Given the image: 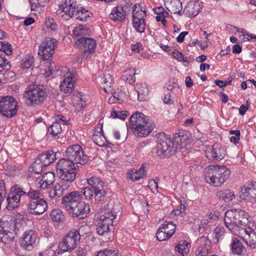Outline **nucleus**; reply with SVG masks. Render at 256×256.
I'll list each match as a JSON object with an SVG mask.
<instances>
[{
    "instance_id": "f257e3e1",
    "label": "nucleus",
    "mask_w": 256,
    "mask_h": 256,
    "mask_svg": "<svg viewBox=\"0 0 256 256\" xmlns=\"http://www.w3.org/2000/svg\"><path fill=\"white\" fill-rule=\"evenodd\" d=\"M56 14L64 20L75 18L81 22H87L92 16V12L88 10L79 8L76 0H66L64 3L60 5Z\"/></svg>"
},
{
    "instance_id": "f03ea898",
    "label": "nucleus",
    "mask_w": 256,
    "mask_h": 256,
    "mask_svg": "<svg viewBox=\"0 0 256 256\" xmlns=\"http://www.w3.org/2000/svg\"><path fill=\"white\" fill-rule=\"evenodd\" d=\"M154 128V122L142 112H136L129 118V128L138 138L147 136Z\"/></svg>"
},
{
    "instance_id": "7ed1b4c3",
    "label": "nucleus",
    "mask_w": 256,
    "mask_h": 256,
    "mask_svg": "<svg viewBox=\"0 0 256 256\" xmlns=\"http://www.w3.org/2000/svg\"><path fill=\"white\" fill-rule=\"evenodd\" d=\"M248 214L240 209H231L225 213L224 222L226 226L234 234L240 228L246 226L248 222Z\"/></svg>"
},
{
    "instance_id": "20e7f679",
    "label": "nucleus",
    "mask_w": 256,
    "mask_h": 256,
    "mask_svg": "<svg viewBox=\"0 0 256 256\" xmlns=\"http://www.w3.org/2000/svg\"><path fill=\"white\" fill-rule=\"evenodd\" d=\"M204 174L208 184L219 186L228 178L230 172L225 166L210 165L204 168Z\"/></svg>"
},
{
    "instance_id": "39448f33",
    "label": "nucleus",
    "mask_w": 256,
    "mask_h": 256,
    "mask_svg": "<svg viewBox=\"0 0 256 256\" xmlns=\"http://www.w3.org/2000/svg\"><path fill=\"white\" fill-rule=\"evenodd\" d=\"M19 220L6 215L0 218V240L4 244L13 242L18 230Z\"/></svg>"
},
{
    "instance_id": "423d86ee",
    "label": "nucleus",
    "mask_w": 256,
    "mask_h": 256,
    "mask_svg": "<svg viewBox=\"0 0 256 256\" xmlns=\"http://www.w3.org/2000/svg\"><path fill=\"white\" fill-rule=\"evenodd\" d=\"M47 94L40 86L32 84L28 86L24 94V98L28 106H36L46 100Z\"/></svg>"
},
{
    "instance_id": "0eeeda50",
    "label": "nucleus",
    "mask_w": 256,
    "mask_h": 256,
    "mask_svg": "<svg viewBox=\"0 0 256 256\" xmlns=\"http://www.w3.org/2000/svg\"><path fill=\"white\" fill-rule=\"evenodd\" d=\"M82 228L81 227L80 230H72L64 236L58 246L59 254L72 252L76 247L80 238V230Z\"/></svg>"
},
{
    "instance_id": "6e6552de",
    "label": "nucleus",
    "mask_w": 256,
    "mask_h": 256,
    "mask_svg": "<svg viewBox=\"0 0 256 256\" xmlns=\"http://www.w3.org/2000/svg\"><path fill=\"white\" fill-rule=\"evenodd\" d=\"M116 215L112 211L108 210L102 214L96 228L97 234L102 236H108L110 231V226H113L116 224Z\"/></svg>"
},
{
    "instance_id": "1a4fd4ad",
    "label": "nucleus",
    "mask_w": 256,
    "mask_h": 256,
    "mask_svg": "<svg viewBox=\"0 0 256 256\" xmlns=\"http://www.w3.org/2000/svg\"><path fill=\"white\" fill-rule=\"evenodd\" d=\"M176 147L171 138L164 133H160L158 138L157 154L160 156H168L174 154Z\"/></svg>"
},
{
    "instance_id": "9d476101",
    "label": "nucleus",
    "mask_w": 256,
    "mask_h": 256,
    "mask_svg": "<svg viewBox=\"0 0 256 256\" xmlns=\"http://www.w3.org/2000/svg\"><path fill=\"white\" fill-rule=\"evenodd\" d=\"M132 14L134 28L140 34L144 32L146 28L145 19L147 16L146 11L142 9L140 4H136L133 6Z\"/></svg>"
},
{
    "instance_id": "9b49d317",
    "label": "nucleus",
    "mask_w": 256,
    "mask_h": 256,
    "mask_svg": "<svg viewBox=\"0 0 256 256\" xmlns=\"http://www.w3.org/2000/svg\"><path fill=\"white\" fill-rule=\"evenodd\" d=\"M24 194L23 188L17 184L13 186L6 198V209L12 210L20 206L21 202H25L24 199Z\"/></svg>"
},
{
    "instance_id": "f8f14e48",
    "label": "nucleus",
    "mask_w": 256,
    "mask_h": 256,
    "mask_svg": "<svg viewBox=\"0 0 256 256\" xmlns=\"http://www.w3.org/2000/svg\"><path fill=\"white\" fill-rule=\"evenodd\" d=\"M17 102L12 96L0 97V112L8 118H12L17 113Z\"/></svg>"
},
{
    "instance_id": "ddd939ff",
    "label": "nucleus",
    "mask_w": 256,
    "mask_h": 256,
    "mask_svg": "<svg viewBox=\"0 0 256 256\" xmlns=\"http://www.w3.org/2000/svg\"><path fill=\"white\" fill-rule=\"evenodd\" d=\"M57 45V40L54 38H46L39 46L38 54L41 59L51 60Z\"/></svg>"
},
{
    "instance_id": "4468645a",
    "label": "nucleus",
    "mask_w": 256,
    "mask_h": 256,
    "mask_svg": "<svg viewBox=\"0 0 256 256\" xmlns=\"http://www.w3.org/2000/svg\"><path fill=\"white\" fill-rule=\"evenodd\" d=\"M66 156L76 164H85L88 162L86 155L84 154L82 146L74 144L68 148L66 151Z\"/></svg>"
},
{
    "instance_id": "2eb2a0df",
    "label": "nucleus",
    "mask_w": 256,
    "mask_h": 256,
    "mask_svg": "<svg viewBox=\"0 0 256 256\" xmlns=\"http://www.w3.org/2000/svg\"><path fill=\"white\" fill-rule=\"evenodd\" d=\"M86 182L94 190L95 200H103L106 194L104 182L96 176H92L88 178Z\"/></svg>"
},
{
    "instance_id": "dca6fc26",
    "label": "nucleus",
    "mask_w": 256,
    "mask_h": 256,
    "mask_svg": "<svg viewBox=\"0 0 256 256\" xmlns=\"http://www.w3.org/2000/svg\"><path fill=\"white\" fill-rule=\"evenodd\" d=\"M234 234L241 238L252 248H256V232L251 228L244 227Z\"/></svg>"
},
{
    "instance_id": "f3484780",
    "label": "nucleus",
    "mask_w": 256,
    "mask_h": 256,
    "mask_svg": "<svg viewBox=\"0 0 256 256\" xmlns=\"http://www.w3.org/2000/svg\"><path fill=\"white\" fill-rule=\"evenodd\" d=\"M176 225L172 222H165L160 227L156 234L158 240L164 241L169 239L174 234Z\"/></svg>"
},
{
    "instance_id": "a211bd4d",
    "label": "nucleus",
    "mask_w": 256,
    "mask_h": 256,
    "mask_svg": "<svg viewBox=\"0 0 256 256\" xmlns=\"http://www.w3.org/2000/svg\"><path fill=\"white\" fill-rule=\"evenodd\" d=\"M37 240L36 232L32 230L25 231L20 238V245L24 249L31 250L34 248Z\"/></svg>"
},
{
    "instance_id": "6ab92c4d",
    "label": "nucleus",
    "mask_w": 256,
    "mask_h": 256,
    "mask_svg": "<svg viewBox=\"0 0 256 256\" xmlns=\"http://www.w3.org/2000/svg\"><path fill=\"white\" fill-rule=\"evenodd\" d=\"M82 196L80 192L72 191L65 194L62 198V203L66 210L77 202L82 200Z\"/></svg>"
},
{
    "instance_id": "aec40b11",
    "label": "nucleus",
    "mask_w": 256,
    "mask_h": 256,
    "mask_svg": "<svg viewBox=\"0 0 256 256\" xmlns=\"http://www.w3.org/2000/svg\"><path fill=\"white\" fill-rule=\"evenodd\" d=\"M67 211L70 214L82 218L87 216L90 212V206L80 200Z\"/></svg>"
},
{
    "instance_id": "412c9836",
    "label": "nucleus",
    "mask_w": 256,
    "mask_h": 256,
    "mask_svg": "<svg viewBox=\"0 0 256 256\" xmlns=\"http://www.w3.org/2000/svg\"><path fill=\"white\" fill-rule=\"evenodd\" d=\"M78 41L84 47V57L88 58L94 52L96 46L95 40L90 38L82 37L78 38Z\"/></svg>"
},
{
    "instance_id": "4be33fe9",
    "label": "nucleus",
    "mask_w": 256,
    "mask_h": 256,
    "mask_svg": "<svg viewBox=\"0 0 256 256\" xmlns=\"http://www.w3.org/2000/svg\"><path fill=\"white\" fill-rule=\"evenodd\" d=\"M55 180L54 174L52 172H45L41 178H38L35 184L37 188L46 190L53 184Z\"/></svg>"
},
{
    "instance_id": "5701e85b",
    "label": "nucleus",
    "mask_w": 256,
    "mask_h": 256,
    "mask_svg": "<svg viewBox=\"0 0 256 256\" xmlns=\"http://www.w3.org/2000/svg\"><path fill=\"white\" fill-rule=\"evenodd\" d=\"M28 206L30 214L39 215L46 210L48 204L42 198L36 202H28Z\"/></svg>"
},
{
    "instance_id": "b1692460",
    "label": "nucleus",
    "mask_w": 256,
    "mask_h": 256,
    "mask_svg": "<svg viewBox=\"0 0 256 256\" xmlns=\"http://www.w3.org/2000/svg\"><path fill=\"white\" fill-rule=\"evenodd\" d=\"M76 80L72 74L70 72H67L63 80L61 82L60 88L62 92L65 93H70L74 90Z\"/></svg>"
},
{
    "instance_id": "393cba45",
    "label": "nucleus",
    "mask_w": 256,
    "mask_h": 256,
    "mask_svg": "<svg viewBox=\"0 0 256 256\" xmlns=\"http://www.w3.org/2000/svg\"><path fill=\"white\" fill-rule=\"evenodd\" d=\"M86 98L82 93L77 92L74 94L72 98V104L75 108L76 112H80L86 105Z\"/></svg>"
},
{
    "instance_id": "a878e982",
    "label": "nucleus",
    "mask_w": 256,
    "mask_h": 256,
    "mask_svg": "<svg viewBox=\"0 0 256 256\" xmlns=\"http://www.w3.org/2000/svg\"><path fill=\"white\" fill-rule=\"evenodd\" d=\"M241 192L244 199L251 202L256 201V182L252 183L248 186H244L241 188Z\"/></svg>"
},
{
    "instance_id": "bb28decb",
    "label": "nucleus",
    "mask_w": 256,
    "mask_h": 256,
    "mask_svg": "<svg viewBox=\"0 0 256 256\" xmlns=\"http://www.w3.org/2000/svg\"><path fill=\"white\" fill-rule=\"evenodd\" d=\"M126 13L124 8L121 6H117L112 8L109 15V18L114 22H123L124 20Z\"/></svg>"
},
{
    "instance_id": "cd10ccee",
    "label": "nucleus",
    "mask_w": 256,
    "mask_h": 256,
    "mask_svg": "<svg viewBox=\"0 0 256 256\" xmlns=\"http://www.w3.org/2000/svg\"><path fill=\"white\" fill-rule=\"evenodd\" d=\"M92 140L100 146H110L111 143L108 142L104 134L102 126H98L92 136Z\"/></svg>"
},
{
    "instance_id": "c85d7f7f",
    "label": "nucleus",
    "mask_w": 256,
    "mask_h": 256,
    "mask_svg": "<svg viewBox=\"0 0 256 256\" xmlns=\"http://www.w3.org/2000/svg\"><path fill=\"white\" fill-rule=\"evenodd\" d=\"M77 164L71 161L70 159L63 158L59 160L56 163V172L68 170H76Z\"/></svg>"
},
{
    "instance_id": "c756f323",
    "label": "nucleus",
    "mask_w": 256,
    "mask_h": 256,
    "mask_svg": "<svg viewBox=\"0 0 256 256\" xmlns=\"http://www.w3.org/2000/svg\"><path fill=\"white\" fill-rule=\"evenodd\" d=\"M200 4L198 2H191L185 6L182 14L188 18L194 17L197 16L200 10Z\"/></svg>"
},
{
    "instance_id": "7c9ffc66",
    "label": "nucleus",
    "mask_w": 256,
    "mask_h": 256,
    "mask_svg": "<svg viewBox=\"0 0 256 256\" xmlns=\"http://www.w3.org/2000/svg\"><path fill=\"white\" fill-rule=\"evenodd\" d=\"M200 245L198 248V256H207L209 253L210 241L206 236H202L197 240Z\"/></svg>"
},
{
    "instance_id": "2f4dec72",
    "label": "nucleus",
    "mask_w": 256,
    "mask_h": 256,
    "mask_svg": "<svg viewBox=\"0 0 256 256\" xmlns=\"http://www.w3.org/2000/svg\"><path fill=\"white\" fill-rule=\"evenodd\" d=\"M164 5L169 12L171 14H178L180 16H182V3L178 0H170V2H165Z\"/></svg>"
},
{
    "instance_id": "473e14b6",
    "label": "nucleus",
    "mask_w": 256,
    "mask_h": 256,
    "mask_svg": "<svg viewBox=\"0 0 256 256\" xmlns=\"http://www.w3.org/2000/svg\"><path fill=\"white\" fill-rule=\"evenodd\" d=\"M55 159L56 154L52 151H47L39 154L36 160L46 167L53 162Z\"/></svg>"
},
{
    "instance_id": "72a5a7b5",
    "label": "nucleus",
    "mask_w": 256,
    "mask_h": 256,
    "mask_svg": "<svg viewBox=\"0 0 256 256\" xmlns=\"http://www.w3.org/2000/svg\"><path fill=\"white\" fill-rule=\"evenodd\" d=\"M57 174L62 181H64L65 182L72 185L76 178V170L59 172H57Z\"/></svg>"
},
{
    "instance_id": "f704fd0d",
    "label": "nucleus",
    "mask_w": 256,
    "mask_h": 256,
    "mask_svg": "<svg viewBox=\"0 0 256 256\" xmlns=\"http://www.w3.org/2000/svg\"><path fill=\"white\" fill-rule=\"evenodd\" d=\"M146 176V170L143 165L139 170L132 169L127 173V178L132 181H138Z\"/></svg>"
},
{
    "instance_id": "c9c22d12",
    "label": "nucleus",
    "mask_w": 256,
    "mask_h": 256,
    "mask_svg": "<svg viewBox=\"0 0 256 256\" xmlns=\"http://www.w3.org/2000/svg\"><path fill=\"white\" fill-rule=\"evenodd\" d=\"M138 94V100L142 102L148 98V90L146 83L138 84L136 86Z\"/></svg>"
},
{
    "instance_id": "e433bc0d",
    "label": "nucleus",
    "mask_w": 256,
    "mask_h": 256,
    "mask_svg": "<svg viewBox=\"0 0 256 256\" xmlns=\"http://www.w3.org/2000/svg\"><path fill=\"white\" fill-rule=\"evenodd\" d=\"M154 13L156 15V20L158 22H161L164 26H166V18L169 16L168 12L162 6H158L153 9Z\"/></svg>"
},
{
    "instance_id": "4c0bfd02",
    "label": "nucleus",
    "mask_w": 256,
    "mask_h": 256,
    "mask_svg": "<svg viewBox=\"0 0 256 256\" xmlns=\"http://www.w3.org/2000/svg\"><path fill=\"white\" fill-rule=\"evenodd\" d=\"M190 243L186 240L180 241L175 247V250L180 254V256H186L190 252Z\"/></svg>"
},
{
    "instance_id": "58836bf2",
    "label": "nucleus",
    "mask_w": 256,
    "mask_h": 256,
    "mask_svg": "<svg viewBox=\"0 0 256 256\" xmlns=\"http://www.w3.org/2000/svg\"><path fill=\"white\" fill-rule=\"evenodd\" d=\"M23 191L24 192V199L28 197L29 202H36L40 199V192L38 190H33L32 188H23Z\"/></svg>"
},
{
    "instance_id": "ea45409f",
    "label": "nucleus",
    "mask_w": 256,
    "mask_h": 256,
    "mask_svg": "<svg viewBox=\"0 0 256 256\" xmlns=\"http://www.w3.org/2000/svg\"><path fill=\"white\" fill-rule=\"evenodd\" d=\"M136 70L130 68L124 70L122 74V79L130 84H132L136 81Z\"/></svg>"
},
{
    "instance_id": "a19ab883",
    "label": "nucleus",
    "mask_w": 256,
    "mask_h": 256,
    "mask_svg": "<svg viewBox=\"0 0 256 256\" xmlns=\"http://www.w3.org/2000/svg\"><path fill=\"white\" fill-rule=\"evenodd\" d=\"M50 2V0H36V2H32L30 0L32 11L41 13L44 11V6Z\"/></svg>"
},
{
    "instance_id": "79ce46f5",
    "label": "nucleus",
    "mask_w": 256,
    "mask_h": 256,
    "mask_svg": "<svg viewBox=\"0 0 256 256\" xmlns=\"http://www.w3.org/2000/svg\"><path fill=\"white\" fill-rule=\"evenodd\" d=\"M230 250L234 254L240 255L244 250V246L238 240L235 238L232 240Z\"/></svg>"
},
{
    "instance_id": "37998d69",
    "label": "nucleus",
    "mask_w": 256,
    "mask_h": 256,
    "mask_svg": "<svg viewBox=\"0 0 256 256\" xmlns=\"http://www.w3.org/2000/svg\"><path fill=\"white\" fill-rule=\"evenodd\" d=\"M217 196L226 202H229L235 198L234 192L230 190H220L218 192Z\"/></svg>"
},
{
    "instance_id": "c03bdc74",
    "label": "nucleus",
    "mask_w": 256,
    "mask_h": 256,
    "mask_svg": "<svg viewBox=\"0 0 256 256\" xmlns=\"http://www.w3.org/2000/svg\"><path fill=\"white\" fill-rule=\"evenodd\" d=\"M70 186L71 184L65 182L64 181H61L56 183L54 185V188L58 194V197L62 196L63 194L70 188Z\"/></svg>"
},
{
    "instance_id": "a18cd8bd",
    "label": "nucleus",
    "mask_w": 256,
    "mask_h": 256,
    "mask_svg": "<svg viewBox=\"0 0 256 256\" xmlns=\"http://www.w3.org/2000/svg\"><path fill=\"white\" fill-rule=\"evenodd\" d=\"M226 234V230L224 227L218 226L212 232V236L216 242H218L220 240L224 238Z\"/></svg>"
},
{
    "instance_id": "49530a36",
    "label": "nucleus",
    "mask_w": 256,
    "mask_h": 256,
    "mask_svg": "<svg viewBox=\"0 0 256 256\" xmlns=\"http://www.w3.org/2000/svg\"><path fill=\"white\" fill-rule=\"evenodd\" d=\"M216 162L223 159L226 156V150L224 147L220 146L218 144H214Z\"/></svg>"
},
{
    "instance_id": "de8ad7c7",
    "label": "nucleus",
    "mask_w": 256,
    "mask_h": 256,
    "mask_svg": "<svg viewBox=\"0 0 256 256\" xmlns=\"http://www.w3.org/2000/svg\"><path fill=\"white\" fill-rule=\"evenodd\" d=\"M34 62V58L30 54L26 55L20 62V68L23 70L28 69Z\"/></svg>"
},
{
    "instance_id": "09e8293b",
    "label": "nucleus",
    "mask_w": 256,
    "mask_h": 256,
    "mask_svg": "<svg viewBox=\"0 0 256 256\" xmlns=\"http://www.w3.org/2000/svg\"><path fill=\"white\" fill-rule=\"evenodd\" d=\"M51 219L56 222H60L64 218L63 212L60 209L53 210L50 214Z\"/></svg>"
},
{
    "instance_id": "8fccbe9b",
    "label": "nucleus",
    "mask_w": 256,
    "mask_h": 256,
    "mask_svg": "<svg viewBox=\"0 0 256 256\" xmlns=\"http://www.w3.org/2000/svg\"><path fill=\"white\" fill-rule=\"evenodd\" d=\"M12 46L8 42H0V53L4 54V53L7 56H10L12 54Z\"/></svg>"
},
{
    "instance_id": "3c124183",
    "label": "nucleus",
    "mask_w": 256,
    "mask_h": 256,
    "mask_svg": "<svg viewBox=\"0 0 256 256\" xmlns=\"http://www.w3.org/2000/svg\"><path fill=\"white\" fill-rule=\"evenodd\" d=\"M45 26L49 32H55L58 28V25L55 22L54 19L50 17H48L46 19Z\"/></svg>"
},
{
    "instance_id": "603ef678",
    "label": "nucleus",
    "mask_w": 256,
    "mask_h": 256,
    "mask_svg": "<svg viewBox=\"0 0 256 256\" xmlns=\"http://www.w3.org/2000/svg\"><path fill=\"white\" fill-rule=\"evenodd\" d=\"M103 82L104 85L102 86L103 89L106 92L110 91L111 84L112 81V76L109 74L105 75L103 77Z\"/></svg>"
},
{
    "instance_id": "864d4df0",
    "label": "nucleus",
    "mask_w": 256,
    "mask_h": 256,
    "mask_svg": "<svg viewBox=\"0 0 256 256\" xmlns=\"http://www.w3.org/2000/svg\"><path fill=\"white\" fill-rule=\"evenodd\" d=\"M48 132L53 136H57L62 131L61 126L58 122H54L48 129Z\"/></svg>"
},
{
    "instance_id": "5fc2aeb1",
    "label": "nucleus",
    "mask_w": 256,
    "mask_h": 256,
    "mask_svg": "<svg viewBox=\"0 0 256 256\" xmlns=\"http://www.w3.org/2000/svg\"><path fill=\"white\" fill-rule=\"evenodd\" d=\"M118 252L114 250L105 248L97 252L96 256H117Z\"/></svg>"
},
{
    "instance_id": "6e6d98bb",
    "label": "nucleus",
    "mask_w": 256,
    "mask_h": 256,
    "mask_svg": "<svg viewBox=\"0 0 256 256\" xmlns=\"http://www.w3.org/2000/svg\"><path fill=\"white\" fill-rule=\"evenodd\" d=\"M215 154L214 144L212 147L207 148L205 150L206 156L210 162H216Z\"/></svg>"
},
{
    "instance_id": "4d7b16f0",
    "label": "nucleus",
    "mask_w": 256,
    "mask_h": 256,
    "mask_svg": "<svg viewBox=\"0 0 256 256\" xmlns=\"http://www.w3.org/2000/svg\"><path fill=\"white\" fill-rule=\"evenodd\" d=\"M128 112L124 111H116L114 109L111 112V116L113 118H118L120 120H124L128 116Z\"/></svg>"
},
{
    "instance_id": "13d9d810",
    "label": "nucleus",
    "mask_w": 256,
    "mask_h": 256,
    "mask_svg": "<svg viewBox=\"0 0 256 256\" xmlns=\"http://www.w3.org/2000/svg\"><path fill=\"white\" fill-rule=\"evenodd\" d=\"M44 168H45V166L37 160H36L32 166V172L36 174H40Z\"/></svg>"
},
{
    "instance_id": "bf43d9fd",
    "label": "nucleus",
    "mask_w": 256,
    "mask_h": 256,
    "mask_svg": "<svg viewBox=\"0 0 256 256\" xmlns=\"http://www.w3.org/2000/svg\"><path fill=\"white\" fill-rule=\"evenodd\" d=\"M8 64L9 62L5 58L4 54L0 53V72H2L4 68H9L10 66Z\"/></svg>"
},
{
    "instance_id": "052dcab7",
    "label": "nucleus",
    "mask_w": 256,
    "mask_h": 256,
    "mask_svg": "<svg viewBox=\"0 0 256 256\" xmlns=\"http://www.w3.org/2000/svg\"><path fill=\"white\" fill-rule=\"evenodd\" d=\"M58 68L56 66V63L54 62H51L49 64V66H48L47 69L46 70V76H49L54 72L58 71Z\"/></svg>"
},
{
    "instance_id": "680f3d73",
    "label": "nucleus",
    "mask_w": 256,
    "mask_h": 256,
    "mask_svg": "<svg viewBox=\"0 0 256 256\" xmlns=\"http://www.w3.org/2000/svg\"><path fill=\"white\" fill-rule=\"evenodd\" d=\"M148 187L150 189L152 192L156 194L158 193V181L157 180H150L148 182Z\"/></svg>"
},
{
    "instance_id": "e2e57ef3",
    "label": "nucleus",
    "mask_w": 256,
    "mask_h": 256,
    "mask_svg": "<svg viewBox=\"0 0 256 256\" xmlns=\"http://www.w3.org/2000/svg\"><path fill=\"white\" fill-rule=\"evenodd\" d=\"M187 139V137L184 136V134L182 132H180L179 133H176L174 136V140L175 142L178 144H182Z\"/></svg>"
},
{
    "instance_id": "0e129e2a",
    "label": "nucleus",
    "mask_w": 256,
    "mask_h": 256,
    "mask_svg": "<svg viewBox=\"0 0 256 256\" xmlns=\"http://www.w3.org/2000/svg\"><path fill=\"white\" fill-rule=\"evenodd\" d=\"M80 194H82L84 196L86 199L90 200L93 196V192L90 188L88 187H86L82 188Z\"/></svg>"
},
{
    "instance_id": "69168bd1",
    "label": "nucleus",
    "mask_w": 256,
    "mask_h": 256,
    "mask_svg": "<svg viewBox=\"0 0 256 256\" xmlns=\"http://www.w3.org/2000/svg\"><path fill=\"white\" fill-rule=\"evenodd\" d=\"M219 212L216 211H212L207 214V219L208 222L215 221L218 219Z\"/></svg>"
},
{
    "instance_id": "338daca9",
    "label": "nucleus",
    "mask_w": 256,
    "mask_h": 256,
    "mask_svg": "<svg viewBox=\"0 0 256 256\" xmlns=\"http://www.w3.org/2000/svg\"><path fill=\"white\" fill-rule=\"evenodd\" d=\"M74 34L76 36H81L82 38L84 37V36L85 34V30L83 28L82 26H79L75 28L73 30Z\"/></svg>"
},
{
    "instance_id": "774afa93",
    "label": "nucleus",
    "mask_w": 256,
    "mask_h": 256,
    "mask_svg": "<svg viewBox=\"0 0 256 256\" xmlns=\"http://www.w3.org/2000/svg\"><path fill=\"white\" fill-rule=\"evenodd\" d=\"M172 56L174 58H176L178 62H185L186 61V58L184 57L182 53L179 52L178 50H175L172 52Z\"/></svg>"
}]
</instances>
